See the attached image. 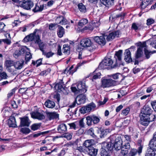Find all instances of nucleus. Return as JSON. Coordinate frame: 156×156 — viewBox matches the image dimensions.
Wrapping results in <instances>:
<instances>
[{
  "instance_id": "obj_1",
  "label": "nucleus",
  "mask_w": 156,
  "mask_h": 156,
  "mask_svg": "<svg viewBox=\"0 0 156 156\" xmlns=\"http://www.w3.org/2000/svg\"><path fill=\"white\" fill-rule=\"evenodd\" d=\"M101 85L99 87V89L101 88H103L109 87L112 86H115L116 85V81L111 79H105L102 78L101 81Z\"/></svg>"
},
{
  "instance_id": "obj_2",
  "label": "nucleus",
  "mask_w": 156,
  "mask_h": 156,
  "mask_svg": "<svg viewBox=\"0 0 156 156\" xmlns=\"http://www.w3.org/2000/svg\"><path fill=\"white\" fill-rule=\"evenodd\" d=\"M150 116L142 115L140 121V123L145 126H148L150 122L154 121L155 118V116L154 115H151Z\"/></svg>"
},
{
  "instance_id": "obj_3",
  "label": "nucleus",
  "mask_w": 156,
  "mask_h": 156,
  "mask_svg": "<svg viewBox=\"0 0 156 156\" xmlns=\"http://www.w3.org/2000/svg\"><path fill=\"white\" fill-rule=\"evenodd\" d=\"M80 45L83 47H91L92 50L95 49L97 47L96 44H93L91 40L87 38L83 39L80 42Z\"/></svg>"
},
{
  "instance_id": "obj_4",
  "label": "nucleus",
  "mask_w": 156,
  "mask_h": 156,
  "mask_svg": "<svg viewBox=\"0 0 156 156\" xmlns=\"http://www.w3.org/2000/svg\"><path fill=\"white\" fill-rule=\"evenodd\" d=\"M86 100V96L85 95L81 94L78 96L72 104L69 106V107L72 108L75 106L76 103H77L78 105H80L81 104L84 103Z\"/></svg>"
},
{
  "instance_id": "obj_5",
  "label": "nucleus",
  "mask_w": 156,
  "mask_h": 156,
  "mask_svg": "<svg viewBox=\"0 0 156 156\" xmlns=\"http://www.w3.org/2000/svg\"><path fill=\"white\" fill-rule=\"evenodd\" d=\"M113 63V61L111 58L105 57L100 63L99 67L101 69H105L107 68V66L111 65Z\"/></svg>"
},
{
  "instance_id": "obj_6",
  "label": "nucleus",
  "mask_w": 156,
  "mask_h": 156,
  "mask_svg": "<svg viewBox=\"0 0 156 156\" xmlns=\"http://www.w3.org/2000/svg\"><path fill=\"white\" fill-rule=\"evenodd\" d=\"M86 119L87 120V123L88 126L91 125L92 122L94 124H97L100 121L98 117L94 115L88 116L86 117Z\"/></svg>"
},
{
  "instance_id": "obj_7",
  "label": "nucleus",
  "mask_w": 156,
  "mask_h": 156,
  "mask_svg": "<svg viewBox=\"0 0 156 156\" xmlns=\"http://www.w3.org/2000/svg\"><path fill=\"white\" fill-rule=\"evenodd\" d=\"M96 106L94 103H90L86 106L80 108V112L82 114H84L89 112L92 108H94Z\"/></svg>"
},
{
  "instance_id": "obj_8",
  "label": "nucleus",
  "mask_w": 156,
  "mask_h": 156,
  "mask_svg": "<svg viewBox=\"0 0 156 156\" xmlns=\"http://www.w3.org/2000/svg\"><path fill=\"white\" fill-rule=\"evenodd\" d=\"M21 6L25 9L30 10L34 6V3L30 0H24L21 4Z\"/></svg>"
},
{
  "instance_id": "obj_9",
  "label": "nucleus",
  "mask_w": 156,
  "mask_h": 156,
  "mask_svg": "<svg viewBox=\"0 0 156 156\" xmlns=\"http://www.w3.org/2000/svg\"><path fill=\"white\" fill-rule=\"evenodd\" d=\"M32 118L37 119L39 120H42L45 119V116L42 112L36 111L30 113Z\"/></svg>"
},
{
  "instance_id": "obj_10",
  "label": "nucleus",
  "mask_w": 156,
  "mask_h": 156,
  "mask_svg": "<svg viewBox=\"0 0 156 156\" xmlns=\"http://www.w3.org/2000/svg\"><path fill=\"white\" fill-rule=\"evenodd\" d=\"M153 111L148 105H145L144 106L141 111V114H142V115L151 116V115H153L152 113Z\"/></svg>"
},
{
  "instance_id": "obj_11",
  "label": "nucleus",
  "mask_w": 156,
  "mask_h": 156,
  "mask_svg": "<svg viewBox=\"0 0 156 156\" xmlns=\"http://www.w3.org/2000/svg\"><path fill=\"white\" fill-rule=\"evenodd\" d=\"M105 34H104L102 36H95L94 38V40L97 43L101 46L104 45L106 44Z\"/></svg>"
},
{
  "instance_id": "obj_12",
  "label": "nucleus",
  "mask_w": 156,
  "mask_h": 156,
  "mask_svg": "<svg viewBox=\"0 0 156 156\" xmlns=\"http://www.w3.org/2000/svg\"><path fill=\"white\" fill-rule=\"evenodd\" d=\"M120 34V32L118 30L109 33L108 35L105 34V37H106V39L108 41H110L115 37H119V35Z\"/></svg>"
},
{
  "instance_id": "obj_13",
  "label": "nucleus",
  "mask_w": 156,
  "mask_h": 156,
  "mask_svg": "<svg viewBox=\"0 0 156 156\" xmlns=\"http://www.w3.org/2000/svg\"><path fill=\"white\" fill-rule=\"evenodd\" d=\"M130 148V144L128 142H127L126 144H124L121 148L120 154L123 156L126 155L128 154Z\"/></svg>"
},
{
  "instance_id": "obj_14",
  "label": "nucleus",
  "mask_w": 156,
  "mask_h": 156,
  "mask_svg": "<svg viewBox=\"0 0 156 156\" xmlns=\"http://www.w3.org/2000/svg\"><path fill=\"white\" fill-rule=\"evenodd\" d=\"M83 62H82L81 63H79L77 65V66L75 68V69L74 70L72 69L73 68V65H72L70 67L69 69L68 68H66L65 70H64V73L65 74H68L69 75H72L77 70V69L80 67L81 65L83 64Z\"/></svg>"
},
{
  "instance_id": "obj_15",
  "label": "nucleus",
  "mask_w": 156,
  "mask_h": 156,
  "mask_svg": "<svg viewBox=\"0 0 156 156\" xmlns=\"http://www.w3.org/2000/svg\"><path fill=\"white\" fill-rule=\"evenodd\" d=\"M83 62H82L81 63H79L77 65V66L75 68V69L74 70L72 69L73 68V65H72L70 67L69 69L68 68H66L65 70H64V73L65 74H68L69 75H72L77 70V69L80 67L81 65L83 64Z\"/></svg>"
},
{
  "instance_id": "obj_16",
  "label": "nucleus",
  "mask_w": 156,
  "mask_h": 156,
  "mask_svg": "<svg viewBox=\"0 0 156 156\" xmlns=\"http://www.w3.org/2000/svg\"><path fill=\"white\" fill-rule=\"evenodd\" d=\"M113 3V1L112 0H99L98 5L99 7H109Z\"/></svg>"
},
{
  "instance_id": "obj_17",
  "label": "nucleus",
  "mask_w": 156,
  "mask_h": 156,
  "mask_svg": "<svg viewBox=\"0 0 156 156\" xmlns=\"http://www.w3.org/2000/svg\"><path fill=\"white\" fill-rule=\"evenodd\" d=\"M122 140L120 137H118L116 138L114 147L117 151L119 150L122 147Z\"/></svg>"
},
{
  "instance_id": "obj_18",
  "label": "nucleus",
  "mask_w": 156,
  "mask_h": 156,
  "mask_svg": "<svg viewBox=\"0 0 156 156\" xmlns=\"http://www.w3.org/2000/svg\"><path fill=\"white\" fill-rule=\"evenodd\" d=\"M21 121L20 126V127L23 126L28 127L29 126L31 121L27 117H25L20 118Z\"/></svg>"
},
{
  "instance_id": "obj_19",
  "label": "nucleus",
  "mask_w": 156,
  "mask_h": 156,
  "mask_svg": "<svg viewBox=\"0 0 156 156\" xmlns=\"http://www.w3.org/2000/svg\"><path fill=\"white\" fill-rule=\"evenodd\" d=\"M122 50H120L118 51L115 52V58L116 60V64L114 67H116L119 63V64H120V62L122 59Z\"/></svg>"
},
{
  "instance_id": "obj_20",
  "label": "nucleus",
  "mask_w": 156,
  "mask_h": 156,
  "mask_svg": "<svg viewBox=\"0 0 156 156\" xmlns=\"http://www.w3.org/2000/svg\"><path fill=\"white\" fill-rule=\"evenodd\" d=\"M114 144L111 142H105L102 144V147L110 152L114 148Z\"/></svg>"
},
{
  "instance_id": "obj_21",
  "label": "nucleus",
  "mask_w": 156,
  "mask_h": 156,
  "mask_svg": "<svg viewBox=\"0 0 156 156\" xmlns=\"http://www.w3.org/2000/svg\"><path fill=\"white\" fill-rule=\"evenodd\" d=\"M77 87L79 93H83L87 91V87L84 83L79 82L77 85Z\"/></svg>"
},
{
  "instance_id": "obj_22",
  "label": "nucleus",
  "mask_w": 156,
  "mask_h": 156,
  "mask_svg": "<svg viewBox=\"0 0 156 156\" xmlns=\"http://www.w3.org/2000/svg\"><path fill=\"white\" fill-rule=\"evenodd\" d=\"M144 26L141 23H133L132 24L131 28L135 30L136 32L142 30Z\"/></svg>"
},
{
  "instance_id": "obj_23",
  "label": "nucleus",
  "mask_w": 156,
  "mask_h": 156,
  "mask_svg": "<svg viewBox=\"0 0 156 156\" xmlns=\"http://www.w3.org/2000/svg\"><path fill=\"white\" fill-rule=\"evenodd\" d=\"M124 59L126 62L127 63H129L132 61L131 56V52L129 50L126 49L124 53Z\"/></svg>"
},
{
  "instance_id": "obj_24",
  "label": "nucleus",
  "mask_w": 156,
  "mask_h": 156,
  "mask_svg": "<svg viewBox=\"0 0 156 156\" xmlns=\"http://www.w3.org/2000/svg\"><path fill=\"white\" fill-rule=\"evenodd\" d=\"M15 62L11 60H7L5 62V65L7 68H8V70L10 72L14 71V69H11V67L14 66Z\"/></svg>"
},
{
  "instance_id": "obj_25",
  "label": "nucleus",
  "mask_w": 156,
  "mask_h": 156,
  "mask_svg": "<svg viewBox=\"0 0 156 156\" xmlns=\"http://www.w3.org/2000/svg\"><path fill=\"white\" fill-rule=\"evenodd\" d=\"M46 113L47 116L49 120L56 119L58 117V114L56 112H46Z\"/></svg>"
},
{
  "instance_id": "obj_26",
  "label": "nucleus",
  "mask_w": 156,
  "mask_h": 156,
  "mask_svg": "<svg viewBox=\"0 0 156 156\" xmlns=\"http://www.w3.org/2000/svg\"><path fill=\"white\" fill-rule=\"evenodd\" d=\"M87 151L90 155L96 156L97 154L98 150L93 147H90L88 149H87Z\"/></svg>"
},
{
  "instance_id": "obj_27",
  "label": "nucleus",
  "mask_w": 156,
  "mask_h": 156,
  "mask_svg": "<svg viewBox=\"0 0 156 156\" xmlns=\"http://www.w3.org/2000/svg\"><path fill=\"white\" fill-rule=\"evenodd\" d=\"M24 63V62L23 60L15 62L14 67L16 69H20L22 68Z\"/></svg>"
},
{
  "instance_id": "obj_28",
  "label": "nucleus",
  "mask_w": 156,
  "mask_h": 156,
  "mask_svg": "<svg viewBox=\"0 0 156 156\" xmlns=\"http://www.w3.org/2000/svg\"><path fill=\"white\" fill-rule=\"evenodd\" d=\"M67 130L66 126L64 124H62L59 125L57 128L58 132L60 133H64Z\"/></svg>"
},
{
  "instance_id": "obj_29",
  "label": "nucleus",
  "mask_w": 156,
  "mask_h": 156,
  "mask_svg": "<svg viewBox=\"0 0 156 156\" xmlns=\"http://www.w3.org/2000/svg\"><path fill=\"white\" fill-rule=\"evenodd\" d=\"M8 123L10 127H15L16 126V119L13 116L11 117L8 120Z\"/></svg>"
},
{
  "instance_id": "obj_30",
  "label": "nucleus",
  "mask_w": 156,
  "mask_h": 156,
  "mask_svg": "<svg viewBox=\"0 0 156 156\" xmlns=\"http://www.w3.org/2000/svg\"><path fill=\"white\" fill-rule=\"evenodd\" d=\"M44 7V5H41L40 3L36 4L34 9L33 11L34 12H37L42 11Z\"/></svg>"
},
{
  "instance_id": "obj_31",
  "label": "nucleus",
  "mask_w": 156,
  "mask_h": 156,
  "mask_svg": "<svg viewBox=\"0 0 156 156\" xmlns=\"http://www.w3.org/2000/svg\"><path fill=\"white\" fill-rule=\"evenodd\" d=\"M45 105L49 108H52L55 106V103L54 101L50 100H48L44 103Z\"/></svg>"
},
{
  "instance_id": "obj_32",
  "label": "nucleus",
  "mask_w": 156,
  "mask_h": 156,
  "mask_svg": "<svg viewBox=\"0 0 156 156\" xmlns=\"http://www.w3.org/2000/svg\"><path fill=\"white\" fill-rule=\"evenodd\" d=\"M95 142L94 139L88 140H85L83 143V145L87 149H88L90 147H92L93 145Z\"/></svg>"
},
{
  "instance_id": "obj_33",
  "label": "nucleus",
  "mask_w": 156,
  "mask_h": 156,
  "mask_svg": "<svg viewBox=\"0 0 156 156\" xmlns=\"http://www.w3.org/2000/svg\"><path fill=\"white\" fill-rule=\"evenodd\" d=\"M36 31H34L33 33L31 34V35L33 37V41H34L35 43L38 44L41 42V40L40 36L38 35H36Z\"/></svg>"
},
{
  "instance_id": "obj_34",
  "label": "nucleus",
  "mask_w": 156,
  "mask_h": 156,
  "mask_svg": "<svg viewBox=\"0 0 156 156\" xmlns=\"http://www.w3.org/2000/svg\"><path fill=\"white\" fill-rule=\"evenodd\" d=\"M152 2V0H143L140 4L141 8L145 9L148 5L151 4Z\"/></svg>"
},
{
  "instance_id": "obj_35",
  "label": "nucleus",
  "mask_w": 156,
  "mask_h": 156,
  "mask_svg": "<svg viewBox=\"0 0 156 156\" xmlns=\"http://www.w3.org/2000/svg\"><path fill=\"white\" fill-rule=\"evenodd\" d=\"M25 52V50L23 48H22L20 50H16L14 53L13 55L14 57L16 58L20 55L23 54Z\"/></svg>"
},
{
  "instance_id": "obj_36",
  "label": "nucleus",
  "mask_w": 156,
  "mask_h": 156,
  "mask_svg": "<svg viewBox=\"0 0 156 156\" xmlns=\"http://www.w3.org/2000/svg\"><path fill=\"white\" fill-rule=\"evenodd\" d=\"M58 27L57 35L59 37L61 38L63 37L64 34V30L63 27L59 25L58 26Z\"/></svg>"
},
{
  "instance_id": "obj_37",
  "label": "nucleus",
  "mask_w": 156,
  "mask_h": 156,
  "mask_svg": "<svg viewBox=\"0 0 156 156\" xmlns=\"http://www.w3.org/2000/svg\"><path fill=\"white\" fill-rule=\"evenodd\" d=\"M149 145L151 148H152L153 149L156 151V140H154V138H153L150 141Z\"/></svg>"
},
{
  "instance_id": "obj_38",
  "label": "nucleus",
  "mask_w": 156,
  "mask_h": 156,
  "mask_svg": "<svg viewBox=\"0 0 156 156\" xmlns=\"http://www.w3.org/2000/svg\"><path fill=\"white\" fill-rule=\"evenodd\" d=\"M57 20L59 21V23L61 25H65L67 23V20L62 16L58 17L57 18Z\"/></svg>"
},
{
  "instance_id": "obj_39",
  "label": "nucleus",
  "mask_w": 156,
  "mask_h": 156,
  "mask_svg": "<svg viewBox=\"0 0 156 156\" xmlns=\"http://www.w3.org/2000/svg\"><path fill=\"white\" fill-rule=\"evenodd\" d=\"M70 48L68 44H64L63 45L62 51L63 53L68 54L70 53Z\"/></svg>"
},
{
  "instance_id": "obj_40",
  "label": "nucleus",
  "mask_w": 156,
  "mask_h": 156,
  "mask_svg": "<svg viewBox=\"0 0 156 156\" xmlns=\"http://www.w3.org/2000/svg\"><path fill=\"white\" fill-rule=\"evenodd\" d=\"M110 152L109 151H107L105 149L101 147V150L100 152L101 156H110L109 154Z\"/></svg>"
},
{
  "instance_id": "obj_41",
  "label": "nucleus",
  "mask_w": 156,
  "mask_h": 156,
  "mask_svg": "<svg viewBox=\"0 0 156 156\" xmlns=\"http://www.w3.org/2000/svg\"><path fill=\"white\" fill-rule=\"evenodd\" d=\"M143 54L142 50L140 48H138L136 51L135 55V57L136 58H138L142 57Z\"/></svg>"
},
{
  "instance_id": "obj_42",
  "label": "nucleus",
  "mask_w": 156,
  "mask_h": 156,
  "mask_svg": "<svg viewBox=\"0 0 156 156\" xmlns=\"http://www.w3.org/2000/svg\"><path fill=\"white\" fill-rule=\"evenodd\" d=\"M78 7L79 10L83 12H85L86 11V9L83 3H81L78 5Z\"/></svg>"
},
{
  "instance_id": "obj_43",
  "label": "nucleus",
  "mask_w": 156,
  "mask_h": 156,
  "mask_svg": "<svg viewBox=\"0 0 156 156\" xmlns=\"http://www.w3.org/2000/svg\"><path fill=\"white\" fill-rule=\"evenodd\" d=\"M41 126V123H34L31 126V129L33 131L39 129Z\"/></svg>"
},
{
  "instance_id": "obj_44",
  "label": "nucleus",
  "mask_w": 156,
  "mask_h": 156,
  "mask_svg": "<svg viewBox=\"0 0 156 156\" xmlns=\"http://www.w3.org/2000/svg\"><path fill=\"white\" fill-rule=\"evenodd\" d=\"M144 51L145 57L147 59H148L150 57V55L155 52V51H149L146 48H144Z\"/></svg>"
},
{
  "instance_id": "obj_45",
  "label": "nucleus",
  "mask_w": 156,
  "mask_h": 156,
  "mask_svg": "<svg viewBox=\"0 0 156 156\" xmlns=\"http://www.w3.org/2000/svg\"><path fill=\"white\" fill-rule=\"evenodd\" d=\"M88 23V20L87 19L81 20L79 22V25L80 27H82Z\"/></svg>"
},
{
  "instance_id": "obj_46",
  "label": "nucleus",
  "mask_w": 156,
  "mask_h": 156,
  "mask_svg": "<svg viewBox=\"0 0 156 156\" xmlns=\"http://www.w3.org/2000/svg\"><path fill=\"white\" fill-rule=\"evenodd\" d=\"M32 58V55L29 52H27L26 53V55L25 56V60H26V63L29 61V60Z\"/></svg>"
},
{
  "instance_id": "obj_47",
  "label": "nucleus",
  "mask_w": 156,
  "mask_h": 156,
  "mask_svg": "<svg viewBox=\"0 0 156 156\" xmlns=\"http://www.w3.org/2000/svg\"><path fill=\"white\" fill-rule=\"evenodd\" d=\"M55 88H57L59 92H60V91H62L64 89L63 85L61 83H57L55 86Z\"/></svg>"
},
{
  "instance_id": "obj_48",
  "label": "nucleus",
  "mask_w": 156,
  "mask_h": 156,
  "mask_svg": "<svg viewBox=\"0 0 156 156\" xmlns=\"http://www.w3.org/2000/svg\"><path fill=\"white\" fill-rule=\"evenodd\" d=\"M31 131L30 129L27 128H22L20 129V132L25 134H28Z\"/></svg>"
},
{
  "instance_id": "obj_49",
  "label": "nucleus",
  "mask_w": 156,
  "mask_h": 156,
  "mask_svg": "<svg viewBox=\"0 0 156 156\" xmlns=\"http://www.w3.org/2000/svg\"><path fill=\"white\" fill-rule=\"evenodd\" d=\"M38 44L40 50L42 51L43 53V52L44 51V47L45 46L46 44L43 42H40Z\"/></svg>"
},
{
  "instance_id": "obj_50",
  "label": "nucleus",
  "mask_w": 156,
  "mask_h": 156,
  "mask_svg": "<svg viewBox=\"0 0 156 156\" xmlns=\"http://www.w3.org/2000/svg\"><path fill=\"white\" fill-rule=\"evenodd\" d=\"M88 133L89 135L92 136L93 138H96V136L94 133V130L93 128H91L88 130Z\"/></svg>"
},
{
  "instance_id": "obj_51",
  "label": "nucleus",
  "mask_w": 156,
  "mask_h": 156,
  "mask_svg": "<svg viewBox=\"0 0 156 156\" xmlns=\"http://www.w3.org/2000/svg\"><path fill=\"white\" fill-rule=\"evenodd\" d=\"M32 37L31 34H30L29 35L23 39V41L25 42H27L30 41H33V37Z\"/></svg>"
},
{
  "instance_id": "obj_52",
  "label": "nucleus",
  "mask_w": 156,
  "mask_h": 156,
  "mask_svg": "<svg viewBox=\"0 0 156 156\" xmlns=\"http://www.w3.org/2000/svg\"><path fill=\"white\" fill-rule=\"evenodd\" d=\"M42 54L43 55L45 56L47 58H49L52 56V55H54V53H53L51 51H50L47 53L44 51L43 52Z\"/></svg>"
},
{
  "instance_id": "obj_53",
  "label": "nucleus",
  "mask_w": 156,
  "mask_h": 156,
  "mask_svg": "<svg viewBox=\"0 0 156 156\" xmlns=\"http://www.w3.org/2000/svg\"><path fill=\"white\" fill-rule=\"evenodd\" d=\"M58 25L55 23H51L49 24V28L50 30H54Z\"/></svg>"
},
{
  "instance_id": "obj_54",
  "label": "nucleus",
  "mask_w": 156,
  "mask_h": 156,
  "mask_svg": "<svg viewBox=\"0 0 156 156\" xmlns=\"http://www.w3.org/2000/svg\"><path fill=\"white\" fill-rule=\"evenodd\" d=\"M155 151L153 150H152L151 151H149L147 153L145 156H155Z\"/></svg>"
},
{
  "instance_id": "obj_55",
  "label": "nucleus",
  "mask_w": 156,
  "mask_h": 156,
  "mask_svg": "<svg viewBox=\"0 0 156 156\" xmlns=\"http://www.w3.org/2000/svg\"><path fill=\"white\" fill-rule=\"evenodd\" d=\"M72 135L70 133H66L63 135V137H65L68 140H70L72 138Z\"/></svg>"
},
{
  "instance_id": "obj_56",
  "label": "nucleus",
  "mask_w": 156,
  "mask_h": 156,
  "mask_svg": "<svg viewBox=\"0 0 156 156\" xmlns=\"http://www.w3.org/2000/svg\"><path fill=\"white\" fill-rule=\"evenodd\" d=\"M112 76L114 79H118L119 77H122V75L120 73H117L112 75Z\"/></svg>"
},
{
  "instance_id": "obj_57",
  "label": "nucleus",
  "mask_w": 156,
  "mask_h": 156,
  "mask_svg": "<svg viewBox=\"0 0 156 156\" xmlns=\"http://www.w3.org/2000/svg\"><path fill=\"white\" fill-rule=\"evenodd\" d=\"M101 74L100 73H97L96 74H94L93 76L92 80L94 81V80H96L100 78Z\"/></svg>"
},
{
  "instance_id": "obj_58",
  "label": "nucleus",
  "mask_w": 156,
  "mask_h": 156,
  "mask_svg": "<svg viewBox=\"0 0 156 156\" xmlns=\"http://www.w3.org/2000/svg\"><path fill=\"white\" fill-rule=\"evenodd\" d=\"M147 24L148 26H149L153 23L154 22V21L153 19L152 18H150L147 20Z\"/></svg>"
},
{
  "instance_id": "obj_59",
  "label": "nucleus",
  "mask_w": 156,
  "mask_h": 156,
  "mask_svg": "<svg viewBox=\"0 0 156 156\" xmlns=\"http://www.w3.org/2000/svg\"><path fill=\"white\" fill-rule=\"evenodd\" d=\"M130 109L129 108H126V109L122 110V114L125 115H126L129 113Z\"/></svg>"
},
{
  "instance_id": "obj_60",
  "label": "nucleus",
  "mask_w": 156,
  "mask_h": 156,
  "mask_svg": "<svg viewBox=\"0 0 156 156\" xmlns=\"http://www.w3.org/2000/svg\"><path fill=\"white\" fill-rule=\"evenodd\" d=\"M139 46L140 47L138 48H140L142 50L143 48H146L147 49V45L145 42H144L143 43L140 42Z\"/></svg>"
},
{
  "instance_id": "obj_61",
  "label": "nucleus",
  "mask_w": 156,
  "mask_h": 156,
  "mask_svg": "<svg viewBox=\"0 0 156 156\" xmlns=\"http://www.w3.org/2000/svg\"><path fill=\"white\" fill-rule=\"evenodd\" d=\"M0 76L2 79H6L8 77L7 74L5 72L1 73H0Z\"/></svg>"
},
{
  "instance_id": "obj_62",
  "label": "nucleus",
  "mask_w": 156,
  "mask_h": 156,
  "mask_svg": "<svg viewBox=\"0 0 156 156\" xmlns=\"http://www.w3.org/2000/svg\"><path fill=\"white\" fill-rule=\"evenodd\" d=\"M83 119L84 118H82L79 122V126L81 128H83L84 127V123L83 122Z\"/></svg>"
},
{
  "instance_id": "obj_63",
  "label": "nucleus",
  "mask_w": 156,
  "mask_h": 156,
  "mask_svg": "<svg viewBox=\"0 0 156 156\" xmlns=\"http://www.w3.org/2000/svg\"><path fill=\"white\" fill-rule=\"evenodd\" d=\"M68 125L69 126L70 128L74 129L75 130L76 129V125L74 122L69 123Z\"/></svg>"
},
{
  "instance_id": "obj_64",
  "label": "nucleus",
  "mask_w": 156,
  "mask_h": 156,
  "mask_svg": "<svg viewBox=\"0 0 156 156\" xmlns=\"http://www.w3.org/2000/svg\"><path fill=\"white\" fill-rule=\"evenodd\" d=\"M137 152V151L135 149L132 150L131 151L130 156H135Z\"/></svg>"
}]
</instances>
